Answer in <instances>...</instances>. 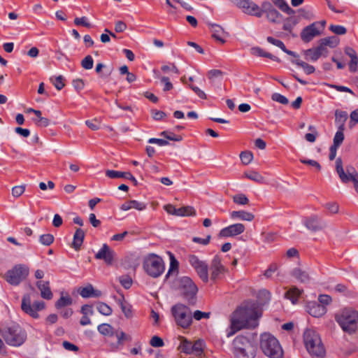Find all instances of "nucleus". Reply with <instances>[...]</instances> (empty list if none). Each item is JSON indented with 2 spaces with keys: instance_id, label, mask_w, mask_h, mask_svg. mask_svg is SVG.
<instances>
[{
  "instance_id": "13d9d810",
  "label": "nucleus",
  "mask_w": 358,
  "mask_h": 358,
  "mask_svg": "<svg viewBox=\"0 0 358 358\" xmlns=\"http://www.w3.org/2000/svg\"><path fill=\"white\" fill-rule=\"evenodd\" d=\"M115 336L117 338L118 344H122L126 341H131V337L126 334H124L122 331H117L115 332Z\"/></svg>"
},
{
  "instance_id": "6e6d98bb",
  "label": "nucleus",
  "mask_w": 358,
  "mask_h": 358,
  "mask_svg": "<svg viewBox=\"0 0 358 358\" xmlns=\"http://www.w3.org/2000/svg\"><path fill=\"white\" fill-rule=\"evenodd\" d=\"M130 205L131 209L134 208L139 211L144 210L147 207L146 203L136 200H130Z\"/></svg>"
},
{
  "instance_id": "49530a36",
  "label": "nucleus",
  "mask_w": 358,
  "mask_h": 358,
  "mask_svg": "<svg viewBox=\"0 0 358 358\" xmlns=\"http://www.w3.org/2000/svg\"><path fill=\"white\" fill-rule=\"evenodd\" d=\"M304 55L306 59L312 61H316L320 57V52H318L315 48H310L304 51Z\"/></svg>"
},
{
  "instance_id": "4c0bfd02",
  "label": "nucleus",
  "mask_w": 358,
  "mask_h": 358,
  "mask_svg": "<svg viewBox=\"0 0 358 358\" xmlns=\"http://www.w3.org/2000/svg\"><path fill=\"white\" fill-rule=\"evenodd\" d=\"M195 210L193 207L187 206L177 208L176 216H189L194 215Z\"/></svg>"
},
{
  "instance_id": "69168bd1",
  "label": "nucleus",
  "mask_w": 358,
  "mask_h": 358,
  "mask_svg": "<svg viewBox=\"0 0 358 358\" xmlns=\"http://www.w3.org/2000/svg\"><path fill=\"white\" fill-rule=\"evenodd\" d=\"M210 313L202 312L201 310H196L193 313V317L196 320H200L202 318H209Z\"/></svg>"
},
{
  "instance_id": "72a5a7b5",
  "label": "nucleus",
  "mask_w": 358,
  "mask_h": 358,
  "mask_svg": "<svg viewBox=\"0 0 358 358\" xmlns=\"http://www.w3.org/2000/svg\"><path fill=\"white\" fill-rule=\"evenodd\" d=\"M203 341L201 340H197L194 343H192L190 350V354H193L197 357H199L203 353Z\"/></svg>"
},
{
  "instance_id": "052dcab7",
  "label": "nucleus",
  "mask_w": 358,
  "mask_h": 358,
  "mask_svg": "<svg viewBox=\"0 0 358 358\" xmlns=\"http://www.w3.org/2000/svg\"><path fill=\"white\" fill-rule=\"evenodd\" d=\"M329 29L336 34L343 35L346 33L347 30L345 27L341 25L331 24Z\"/></svg>"
},
{
  "instance_id": "864d4df0",
  "label": "nucleus",
  "mask_w": 358,
  "mask_h": 358,
  "mask_svg": "<svg viewBox=\"0 0 358 358\" xmlns=\"http://www.w3.org/2000/svg\"><path fill=\"white\" fill-rule=\"evenodd\" d=\"M170 260H171L170 268L169 269V271H168V273H167L166 276L170 275L171 273L174 272V271L177 272V270H178V262L176 259V258L173 256V255H172L171 253H170Z\"/></svg>"
},
{
  "instance_id": "680f3d73",
  "label": "nucleus",
  "mask_w": 358,
  "mask_h": 358,
  "mask_svg": "<svg viewBox=\"0 0 358 358\" xmlns=\"http://www.w3.org/2000/svg\"><path fill=\"white\" fill-rule=\"evenodd\" d=\"M222 71L218 69H212L208 72V78L210 80H213L215 78L222 77Z\"/></svg>"
},
{
  "instance_id": "f03ea898",
  "label": "nucleus",
  "mask_w": 358,
  "mask_h": 358,
  "mask_svg": "<svg viewBox=\"0 0 358 358\" xmlns=\"http://www.w3.org/2000/svg\"><path fill=\"white\" fill-rule=\"evenodd\" d=\"M335 320L345 332L352 334L357 330L358 310L351 307L344 308L336 315Z\"/></svg>"
},
{
  "instance_id": "1a4fd4ad",
  "label": "nucleus",
  "mask_w": 358,
  "mask_h": 358,
  "mask_svg": "<svg viewBox=\"0 0 358 358\" xmlns=\"http://www.w3.org/2000/svg\"><path fill=\"white\" fill-rule=\"evenodd\" d=\"M29 269L24 264H17L7 271L4 278L11 285L17 286L29 275Z\"/></svg>"
},
{
  "instance_id": "a19ab883",
  "label": "nucleus",
  "mask_w": 358,
  "mask_h": 358,
  "mask_svg": "<svg viewBox=\"0 0 358 358\" xmlns=\"http://www.w3.org/2000/svg\"><path fill=\"white\" fill-rule=\"evenodd\" d=\"M180 344L179 348L185 353L190 354V350L192 345L191 341H189L185 337H180Z\"/></svg>"
},
{
  "instance_id": "3c124183",
  "label": "nucleus",
  "mask_w": 358,
  "mask_h": 358,
  "mask_svg": "<svg viewBox=\"0 0 358 358\" xmlns=\"http://www.w3.org/2000/svg\"><path fill=\"white\" fill-rule=\"evenodd\" d=\"M25 191V185H16L14 186L11 189L12 196L15 198H18L24 194Z\"/></svg>"
},
{
  "instance_id": "473e14b6",
  "label": "nucleus",
  "mask_w": 358,
  "mask_h": 358,
  "mask_svg": "<svg viewBox=\"0 0 358 358\" xmlns=\"http://www.w3.org/2000/svg\"><path fill=\"white\" fill-rule=\"evenodd\" d=\"M272 1L282 12L288 15H294L295 13V11L284 0H272Z\"/></svg>"
},
{
  "instance_id": "c756f323",
  "label": "nucleus",
  "mask_w": 358,
  "mask_h": 358,
  "mask_svg": "<svg viewBox=\"0 0 358 358\" xmlns=\"http://www.w3.org/2000/svg\"><path fill=\"white\" fill-rule=\"evenodd\" d=\"M267 41L268 43L278 47L279 48H280L283 52H285L287 55L293 56V57H296V55L294 52L289 50L286 48V47L284 45V43H282V41L275 39L271 36L267 37Z\"/></svg>"
},
{
  "instance_id": "f8f14e48",
  "label": "nucleus",
  "mask_w": 358,
  "mask_h": 358,
  "mask_svg": "<svg viewBox=\"0 0 358 358\" xmlns=\"http://www.w3.org/2000/svg\"><path fill=\"white\" fill-rule=\"evenodd\" d=\"M188 259L189 264L196 270L199 278L204 282H208L209 280L208 264L194 255H189Z\"/></svg>"
},
{
  "instance_id": "09e8293b",
  "label": "nucleus",
  "mask_w": 358,
  "mask_h": 358,
  "mask_svg": "<svg viewBox=\"0 0 358 358\" xmlns=\"http://www.w3.org/2000/svg\"><path fill=\"white\" fill-rule=\"evenodd\" d=\"M94 60L91 55H87L81 61V66L85 70H90L93 68Z\"/></svg>"
},
{
  "instance_id": "aec40b11",
  "label": "nucleus",
  "mask_w": 358,
  "mask_h": 358,
  "mask_svg": "<svg viewBox=\"0 0 358 358\" xmlns=\"http://www.w3.org/2000/svg\"><path fill=\"white\" fill-rule=\"evenodd\" d=\"M306 311L313 317H320L326 313L327 308L319 303L311 301L307 303Z\"/></svg>"
},
{
  "instance_id": "9b49d317",
  "label": "nucleus",
  "mask_w": 358,
  "mask_h": 358,
  "mask_svg": "<svg viewBox=\"0 0 358 358\" xmlns=\"http://www.w3.org/2000/svg\"><path fill=\"white\" fill-rule=\"evenodd\" d=\"M180 287L184 296L190 304H194L198 287L191 278L184 276L180 280Z\"/></svg>"
},
{
  "instance_id": "603ef678",
  "label": "nucleus",
  "mask_w": 358,
  "mask_h": 358,
  "mask_svg": "<svg viewBox=\"0 0 358 358\" xmlns=\"http://www.w3.org/2000/svg\"><path fill=\"white\" fill-rule=\"evenodd\" d=\"M39 241L43 245H50L54 241V236L50 234H43L40 236Z\"/></svg>"
},
{
  "instance_id": "a18cd8bd",
  "label": "nucleus",
  "mask_w": 358,
  "mask_h": 358,
  "mask_svg": "<svg viewBox=\"0 0 358 358\" xmlns=\"http://www.w3.org/2000/svg\"><path fill=\"white\" fill-rule=\"evenodd\" d=\"M240 158L243 164L248 165L252 162L254 156L250 151H243L240 154Z\"/></svg>"
},
{
  "instance_id": "0e129e2a",
  "label": "nucleus",
  "mask_w": 358,
  "mask_h": 358,
  "mask_svg": "<svg viewBox=\"0 0 358 358\" xmlns=\"http://www.w3.org/2000/svg\"><path fill=\"white\" fill-rule=\"evenodd\" d=\"M161 136L165 137L166 139L173 141H180L182 140V137L180 136H176L173 134L169 133L166 131H162L161 133Z\"/></svg>"
},
{
  "instance_id": "bb28decb",
  "label": "nucleus",
  "mask_w": 358,
  "mask_h": 358,
  "mask_svg": "<svg viewBox=\"0 0 358 358\" xmlns=\"http://www.w3.org/2000/svg\"><path fill=\"white\" fill-rule=\"evenodd\" d=\"M84 237V231L80 228H78L73 235V240L72 243V246L76 251L80 249V247L83 243Z\"/></svg>"
},
{
  "instance_id": "0eeeda50",
  "label": "nucleus",
  "mask_w": 358,
  "mask_h": 358,
  "mask_svg": "<svg viewBox=\"0 0 358 358\" xmlns=\"http://www.w3.org/2000/svg\"><path fill=\"white\" fill-rule=\"evenodd\" d=\"M143 267L146 273L152 278H158L165 269L162 258L155 254H150L144 258Z\"/></svg>"
},
{
  "instance_id": "2eb2a0df",
  "label": "nucleus",
  "mask_w": 358,
  "mask_h": 358,
  "mask_svg": "<svg viewBox=\"0 0 358 358\" xmlns=\"http://www.w3.org/2000/svg\"><path fill=\"white\" fill-rule=\"evenodd\" d=\"M210 280L215 282L221 276L227 272V268L222 265L221 258L215 256L210 264Z\"/></svg>"
},
{
  "instance_id": "6ab92c4d",
  "label": "nucleus",
  "mask_w": 358,
  "mask_h": 358,
  "mask_svg": "<svg viewBox=\"0 0 358 358\" xmlns=\"http://www.w3.org/2000/svg\"><path fill=\"white\" fill-rule=\"evenodd\" d=\"M114 251L106 244H103L101 250L95 255L97 259H103L108 265H111L114 259Z\"/></svg>"
},
{
  "instance_id": "e433bc0d",
  "label": "nucleus",
  "mask_w": 358,
  "mask_h": 358,
  "mask_svg": "<svg viewBox=\"0 0 358 358\" xmlns=\"http://www.w3.org/2000/svg\"><path fill=\"white\" fill-rule=\"evenodd\" d=\"M297 23H298V20L295 17H287L284 20L282 28L284 30L287 31L289 33H291L292 30L296 25Z\"/></svg>"
},
{
  "instance_id": "c9c22d12",
  "label": "nucleus",
  "mask_w": 358,
  "mask_h": 358,
  "mask_svg": "<svg viewBox=\"0 0 358 358\" xmlns=\"http://www.w3.org/2000/svg\"><path fill=\"white\" fill-rule=\"evenodd\" d=\"M97 329L103 336H112L114 335L113 328L109 324H101L98 326Z\"/></svg>"
},
{
  "instance_id": "6e6552de",
  "label": "nucleus",
  "mask_w": 358,
  "mask_h": 358,
  "mask_svg": "<svg viewBox=\"0 0 358 358\" xmlns=\"http://www.w3.org/2000/svg\"><path fill=\"white\" fill-rule=\"evenodd\" d=\"M176 324L182 328H188L192 322V315L189 308L183 304H176L171 308Z\"/></svg>"
},
{
  "instance_id": "e2e57ef3",
  "label": "nucleus",
  "mask_w": 358,
  "mask_h": 358,
  "mask_svg": "<svg viewBox=\"0 0 358 358\" xmlns=\"http://www.w3.org/2000/svg\"><path fill=\"white\" fill-rule=\"evenodd\" d=\"M150 344L155 348L162 347L164 345L163 340L157 336L152 337Z\"/></svg>"
},
{
  "instance_id": "412c9836",
  "label": "nucleus",
  "mask_w": 358,
  "mask_h": 358,
  "mask_svg": "<svg viewBox=\"0 0 358 358\" xmlns=\"http://www.w3.org/2000/svg\"><path fill=\"white\" fill-rule=\"evenodd\" d=\"M208 24L212 32V37L220 43H224L225 40L224 39V36L225 35V31L224 29L217 24L208 23Z\"/></svg>"
},
{
  "instance_id": "c03bdc74",
  "label": "nucleus",
  "mask_w": 358,
  "mask_h": 358,
  "mask_svg": "<svg viewBox=\"0 0 358 358\" xmlns=\"http://www.w3.org/2000/svg\"><path fill=\"white\" fill-rule=\"evenodd\" d=\"M297 66L301 67L307 74H311L315 72V67L301 60L297 59L294 62Z\"/></svg>"
},
{
  "instance_id": "4d7b16f0",
  "label": "nucleus",
  "mask_w": 358,
  "mask_h": 358,
  "mask_svg": "<svg viewBox=\"0 0 358 358\" xmlns=\"http://www.w3.org/2000/svg\"><path fill=\"white\" fill-rule=\"evenodd\" d=\"M271 99L273 101L278 102L280 103L286 105L289 103L288 99L283 95L278 94V93H274L271 96Z\"/></svg>"
},
{
  "instance_id": "58836bf2",
  "label": "nucleus",
  "mask_w": 358,
  "mask_h": 358,
  "mask_svg": "<svg viewBox=\"0 0 358 358\" xmlns=\"http://www.w3.org/2000/svg\"><path fill=\"white\" fill-rule=\"evenodd\" d=\"M119 303H120V308H121L122 311L123 312L124 316L127 318H131L133 315L131 306L124 301V299L123 297H122V300H120Z\"/></svg>"
},
{
  "instance_id": "7c9ffc66",
  "label": "nucleus",
  "mask_w": 358,
  "mask_h": 358,
  "mask_svg": "<svg viewBox=\"0 0 358 358\" xmlns=\"http://www.w3.org/2000/svg\"><path fill=\"white\" fill-rule=\"evenodd\" d=\"M251 52L254 55L267 57V58H269V59H271L273 61L278 62H280V61L278 57L274 56V55H271V53L266 52L263 49L258 48V47L252 48Z\"/></svg>"
},
{
  "instance_id": "5701e85b",
  "label": "nucleus",
  "mask_w": 358,
  "mask_h": 358,
  "mask_svg": "<svg viewBox=\"0 0 358 358\" xmlns=\"http://www.w3.org/2000/svg\"><path fill=\"white\" fill-rule=\"evenodd\" d=\"M36 287L40 290L41 296L43 299L50 300L52 298L53 294L50 288L49 281H38Z\"/></svg>"
},
{
  "instance_id": "774afa93",
  "label": "nucleus",
  "mask_w": 358,
  "mask_h": 358,
  "mask_svg": "<svg viewBox=\"0 0 358 358\" xmlns=\"http://www.w3.org/2000/svg\"><path fill=\"white\" fill-rule=\"evenodd\" d=\"M33 120L38 127H48L50 124V120L46 117H42L40 119H34Z\"/></svg>"
},
{
  "instance_id": "bf43d9fd",
  "label": "nucleus",
  "mask_w": 358,
  "mask_h": 358,
  "mask_svg": "<svg viewBox=\"0 0 358 358\" xmlns=\"http://www.w3.org/2000/svg\"><path fill=\"white\" fill-rule=\"evenodd\" d=\"M74 24L79 26H83L87 28H90L92 27V24L88 22L87 18L86 17H76L74 19Z\"/></svg>"
},
{
  "instance_id": "a878e982",
  "label": "nucleus",
  "mask_w": 358,
  "mask_h": 358,
  "mask_svg": "<svg viewBox=\"0 0 358 358\" xmlns=\"http://www.w3.org/2000/svg\"><path fill=\"white\" fill-rule=\"evenodd\" d=\"M230 216L233 220L238 219L248 222H251L255 219V215L252 213L245 210L232 211Z\"/></svg>"
},
{
  "instance_id": "423d86ee",
  "label": "nucleus",
  "mask_w": 358,
  "mask_h": 358,
  "mask_svg": "<svg viewBox=\"0 0 358 358\" xmlns=\"http://www.w3.org/2000/svg\"><path fill=\"white\" fill-rule=\"evenodd\" d=\"M1 334L7 344L15 347L22 345L27 338L25 331L18 324L5 328Z\"/></svg>"
},
{
  "instance_id": "de8ad7c7",
  "label": "nucleus",
  "mask_w": 358,
  "mask_h": 358,
  "mask_svg": "<svg viewBox=\"0 0 358 358\" xmlns=\"http://www.w3.org/2000/svg\"><path fill=\"white\" fill-rule=\"evenodd\" d=\"M233 201L238 205H247L249 199L244 194H237L233 196Z\"/></svg>"
},
{
  "instance_id": "ddd939ff",
  "label": "nucleus",
  "mask_w": 358,
  "mask_h": 358,
  "mask_svg": "<svg viewBox=\"0 0 358 358\" xmlns=\"http://www.w3.org/2000/svg\"><path fill=\"white\" fill-rule=\"evenodd\" d=\"M303 224L308 231L314 233L323 231L327 226V223L316 215L306 217Z\"/></svg>"
},
{
  "instance_id": "7ed1b4c3",
  "label": "nucleus",
  "mask_w": 358,
  "mask_h": 358,
  "mask_svg": "<svg viewBox=\"0 0 358 358\" xmlns=\"http://www.w3.org/2000/svg\"><path fill=\"white\" fill-rule=\"evenodd\" d=\"M303 342L308 353L313 358H324L325 349L319 334L313 329H306L303 334Z\"/></svg>"
},
{
  "instance_id": "20e7f679",
  "label": "nucleus",
  "mask_w": 358,
  "mask_h": 358,
  "mask_svg": "<svg viewBox=\"0 0 358 358\" xmlns=\"http://www.w3.org/2000/svg\"><path fill=\"white\" fill-rule=\"evenodd\" d=\"M233 354L234 358H255L257 347L247 337L244 336H236L232 343Z\"/></svg>"
},
{
  "instance_id": "ea45409f",
  "label": "nucleus",
  "mask_w": 358,
  "mask_h": 358,
  "mask_svg": "<svg viewBox=\"0 0 358 358\" xmlns=\"http://www.w3.org/2000/svg\"><path fill=\"white\" fill-rule=\"evenodd\" d=\"M244 176L251 180H253L255 182H263L264 180V177L257 171H250V172H245L244 173Z\"/></svg>"
},
{
  "instance_id": "37998d69",
  "label": "nucleus",
  "mask_w": 358,
  "mask_h": 358,
  "mask_svg": "<svg viewBox=\"0 0 358 358\" xmlns=\"http://www.w3.org/2000/svg\"><path fill=\"white\" fill-rule=\"evenodd\" d=\"M322 44L331 48H335L339 43V39L336 36L327 37L321 39Z\"/></svg>"
},
{
  "instance_id": "dca6fc26",
  "label": "nucleus",
  "mask_w": 358,
  "mask_h": 358,
  "mask_svg": "<svg viewBox=\"0 0 358 358\" xmlns=\"http://www.w3.org/2000/svg\"><path fill=\"white\" fill-rule=\"evenodd\" d=\"M317 26L318 22H313L303 28L301 32V40L305 43H309L315 37L320 36L321 33Z\"/></svg>"
},
{
  "instance_id": "a211bd4d",
  "label": "nucleus",
  "mask_w": 358,
  "mask_h": 358,
  "mask_svg": "<svg viewBox=\"0 0 358 358\" xmlns=\"http://www.w3.org/2000/svg\"><path fill=\"white\" fill-rule=\"evenodd\" d=\"M245 225L241 223H236L223 228L219 232L220 237H230L240 235L244 232Z\"/></svg>"
},
{
  "instance_id": "8fccbe9b",
  "label": "nucleus",
  "mask_w": 358,
  "mask_h": 358,
  "mask_svg": "<svg viewBox=\"0 0 358 358\" xmlns=\"http://www.w3.org/2000/svg\"><path fill=\"white\" fill-rule=\"evenodd\" d=\"M343 131L344 130L338 129V130L336 131L334 136L333 145L339 147L342 144L344 140Z\"/></svg>"
},
{
  "instance_id": "4468645a",
  "label": "nucleus",
  "mask_w": 358,
  "mask_h": 358,
  "mask_svg": "<svg viewBox=\"0 0 358 358\" xmlns=\"http://www.w3.org/2000/svg\"><path fill=\"white\" fill-rule=\"evenodd\" d=\"M236 6L241 8L243 13L255 15L256 17H261L263 14V10L255 3L250 0H238Z\"/></svg>"
},
{
  "instance_id": "b1692460",
  "label": "nucleus",
  "mask_w": 358,
  "mask_h": 358,
  "mask_svg": "<svg viewBox=\"0 0 358 358\" xmlns=\"http://www.w3.org/2000/svg\"><path fill=\"white\" fill-rule=\"evenodd\" d=\"M106 175L110 178H117L120 177H124L128 180H130L133 182L134 185H138V182L136 179L131 175L129 172H122L114 170H106Z\"/></svg>"
},
{
  "instance_id": "393cba45",
  "label": "nucleus",
  "mask_w": 358,
  "mask_h": 358,
  "mask_svg": "<svg viewBox=\"0 0 358 358\" xmlns=\"http://www.w3.org/2000/svg\"><path fill=\"white\" fill-rule=\"evenodd\" d=\"M291 275L293 278L296 279L301 283H308L310 280V274L304 270L299 268H295L292 270Z\"/></svg>"
},
{
  "instance_id": "338daca9",
  "label": "nucleus",
  "mask_w": 358,
  "mask_h": 358,
  "mask_svg": "<svg viewBox=\"0 0 358 358\" xmlns=\"http://www.w3.org/2000/svg\"><path fill=\"white\" fill-rule=\"evenodd\" d=\"M300 162L302 164H308V165L315 167L317 171L321 170V166L317 161H315L313 159H301Z\"/></svg>"
},
{
  "instance_id": "79ce46f5",
  "label": "nucleus",
  "mask_w": 358,
  "mask_h": 358,
  "mask_svg": "<svg viewBox=\"0 0 358 358\" xmlns=\"http://www.w3.org/2000/svg\"><path fill=\"white\" fill-rule=\"evenodd\" d=\"M96 308L98 311L103 315L108 316L112 314V308L103 302H99Z\"/></svg>"
},
{
  "instance_id": "cd10ccee",
  "label": "nucleus",
  "mask_w": 358,
  "mask_h": 358,
  "mask_svg": "<svg viewBox=\"0 0 358 358\" xmlns=\"http://www.w3.org/2000/svg\"><path fill=\"white\" fill-rule=\"evenodd\" d=\"M302 293L303 289H299L296 287L293 286L286 292L285 296L287 299L290 300L293 304H294L297 302Z\"/></svg>"
},
{
  "instance_id": "39448f33",
  "label": "nucleus",
  "mask_w": 358,
  "mask_h": 358,
  "mask_svg": "<svg viewBox=\"0 0 358 358\" xmlns=\"http://www.w3.org/2000/svg\"><path fill=\"white\" fill-rule=\"evenodd\" d=\"M260 348L265 355L270 358H282L283 351L278 341L270 334L261 335Z\"/></svg>"
},
{
  "instance_id": "c85d7f7f",
  "label": "nucleus",
  "mask_w": 358,
  "mask_h": 358,
  "mask_svg": "<svg viewBox=\"0 0 358 358\" xmlns=\"http://www.w3.org/2000/svg\"><path fill=\"white\" fill-rule=\"evenodd\" d=\"M348 119V113L345 111L336 110L335 111V122L338 125V129L345 130V123Z\"/></svg>"
},
{
  "instance_id": "f3484780",
  "label": "nucleus",
  "mask_w": 358,
  "mask_h": 358,
  "mask_svg": "<svg viewBox=\"0 0 358 358\" xmlns=\"http://www.w3.org/2000/svg\"><path fill=\"white\" fill-rule=\"evenodd\" d=\"M336 169L341 180L344 183L352 181L354 175H358L357 172L353 167H351L352 173H350V174L345 172L341 157L337 158L336 160Z\"/></svg>"
},
{
  "instance_id": "2f4dec72",
  "label": "nucleus",
  "mask_w": 358,
  "mask_h": 358,
  "mask_svg": "<svg viewBox=\"0 0 358 358\" xmlns=\"http://www.w3.org/2000/svg\"><path fill=\"white\" fill-rule=\"evenodd\" d=\"M266 18L272 23H280L282 19V15L275 8L268 10Z\"/></svg>"
},
{
  "instance_id": "9d476101",
  "label": "nucleus",
  "mask_w": 358,
  "mask_h": 358,
  "mask_svg": "<svg viewBox=\"0 0 358 358\" xmlns=\"http://www.w3.org/2000/svg\"><path fill=\"white\" fill-rule=\"evenodd\" d=\"M45 306V303L42 301H36L31 305L29 294H24L22 299V310L33 318H38L39 317L37 312L44 309Z\"/></svg>"
},
{
  "instance_id": "5fc2aeb1",
  "label": "nucleus",
  "mask_w": 358,
  "mask_h": 358,
  "mask_svg": "<svg viewBox=\"0 0 358 358\" xmlns=\"http://www.w3.org/2000/svg\"><path fill=\"white\" fill-rule=\"evenodd\" d=\"M119 282L125 288L129 289L132 285V279L129 275H122L119 278Z\"/></svg>"
},
{
  "instance_id": "4be33fe9",
  "label": "nucleus",
  "mask_w": 358,
  "mask_h": 358,
  "mask_svg": "<svg viewBox=\"0 0 358 358\" xmlns=\"http://www.w3.org/2000/svg\"><path fill=\"white\" fill-rule=\"evenodd\" d=\"M78 292L83 298H97L101 296V292L94 289L93 286L90 284L87 285L86 287H80Z\"/></svg>"
},
{
  "instance_id": "f257e3e1",
  "label": "nucleus",
  "mask_w": 358,
  "mask_h": 358,
  "mask_svg": "<svg viewBox=\"0 0 358 358\" xmlns=\"http://www.w3.org/2000/svg\"><path fill=\"white\" fill-rule=\"evenodd\" d=\"M260 313L255 304L238 308L230 317V331L228 336L234 335L242 329L255 328L258 325Z\"/></svg>"
},
{
  "instance_id": "f704fd0d",
  "label": "nucleus",
  "mask_w": 358,
  "mask_h": 358,
  "mask_svg": "<svg viewBox=\"0 0 358 358\" xmlns=\"http://www.w3.org/2000/svg\"><path fill=\"white\" fill-rule=\"evenodd\" d=\"M61 294L62 295L60 298L55 303V308L57 309L72 304V299L69 296V295L66 294L65 296H64L62 293Z\"/></svg>"
}]
</instances>
